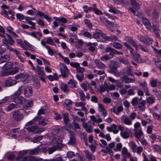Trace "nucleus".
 Returning <instances> with one entry per match:
<instances>
[{"mask_svg": "<svg viewBox=\"0 0 161 161\" xmlns=\"http://www.w3.org/2000/svg\"><path fill=\"white\" fill-rule=\"evenodd\" d=\"M29 153L28 150H24L20 151L18 155L16 161H40V159L35 157L28 156H23Z\"/></svg>", "mask_w": 161, "mask_h": 161, "instance_id": "f257e3e1", "label": "nucleus"}, {"mask_svg": "<svg viewBox=\"0 0 161 161\" xmlns=\"http://www.w3.org/2000/svg\"><path fill=\"white\" fill-rule=\"evenodd\" d=\"M137 38L140 41L145 43L146 46L152 44L153 40L147 36H142L140 35H138Z\"/></svg>", "mask_w": 161, "mask_h": 161, "instance_id": "f03ea898", "label": "nucleus"}, {"mask_svg": "<svg viewBox=\"0 0 161 161\" xmlns=\"http://www.w3.org/2000/svg\"><path fill=\"white\" fill-rule=\"evenodd\" d=\"M60 69L63 77L65 78L68 77L69 70L66 66L64 64H60Z\"/></svg>", "mask_w": 161, "mask_h": 161, "instance_id": "7ed1b4c3", "label": "nucleus"}, {"mask_svg": "<svg viewBox=\"0 0 161 161\" xmlns=\"http://www.w3.org/2000/svg\"><path fill=\"white\" fill-rule=\"evenodd\" d=\"M70 66L76 69L77 72L83 74L85 71V69L84 68L80 66V64L78 63L71 62L70 63Z\"/></svg>", "mask_w": 161, "mask_h": 161, "instance_id": "20e7f679", "label": "nucleus"}, {"mask_svg": "<svg viewBox=\"0 0 161 161\" xmlns=\"http://www.w3.org/2000/svg\"><path fill=\"white\" fill-rule=\"evenodd\" d=\"M43 69V67L39 66L38 65H37L36 66L37 73L39 76V78L42 81L44 82L45 81V74L44 73Z\"/></svg>", "mask_w": 161, "mask_h": 161, "instance_id": "39448f33", "label": "nucleus"}, {"mask_svg": "<svg viewBox=\"0 0 161 161\" xmlns=\"http://www.w3.org/2000/svg\"><path fill=\"white\" fill-rule=\"evenodd\" d=\"M13 116L15 121H19L23 119L24 115L22 113L19 111H15L13 113Z\"/></svg>", "mask_w": 161, "mask_h": 161, "instance_id": "423d86ee", "label": "nucleus"}, {"mask_svg": "<svg viewBox=\"0 0 161 161\" xmlns=\"http://www.w3.org/2000/svg\"><path fill=\"white\" fill-rule=\"evenodd\" d=\"M120 119L122 122L126 125H130L132 124V121L125 115H122Z\"/></svg>", "mask_w": 161, "mask_h": 161, "instance_id": "0eeeda50", "label": "nucleus"}, {"mask_svg": "<svg viewBox=\"0 0 161 161\" xmlns=\"http://www.w3.org/2000/svg\"><path fill=\"white\" fill-rule=\"evenodd\" d=\"M13 100L16 103H19L22 104L26 101V99L23 97L16 96L13 97Z\"/></svg>", "mask_w": 161, "mask_h": 161, "instance_id": "6e6552de", "label": "nucleus"}, {"mask_svg": "<svg viewBox=\"0 0 161 161\" xmlns=\"http://www.w3.org/2000/svg\"><path fill=\"white\" fill-rule=\"evenodd\" d=\"M19 68L17 67H14L11 70L6 71L3 73V76H7L9 75H13L19 71Z\"/></svg>", "mask_w": 161, "mask_h": 161, "instance_id": "1a4fd4ad", "label": "nucleus"}, {"mask_svg": "<svg viewBox=\"0 0 161 161\" xmlns=\"http://www.w3.org/2000/svg\"><path fill=\"white\" fill-rule=\"evenodd\" d=\"M70 139L67 144L69 145H73L75 144L76 142L75 133L72 131L69 132Z\"/></svg>", "mask_w": 161, "mask_h": 161, "instance_id": "9d476101", "label": "nucleus"}, {"mask_svg": "<svg viewBox=\"0 0 161 161\" xmlns=\"http://www.w3.org/2000/svg\"><path fill=\"white\" fill-rule=\"evenodd\" d=\"M147 83L145 81L139 83V85L142 87L145 95L147 96H149L150 94L149 93L148 88L147 86Z\"/></svg>", "mask_w": 161, "mask_h": 161, "instance_id": "9b49d317", "label": "nucleus"}, {"mask_svg": "<svg viewBox=\"0 0 161 161\" xmlns=\"http://www.w3.org/2000/svg\"><path fill=\"white\" fill-rule=\"evenodd\" d=\"M123 70L125 76H134L132 67L131 66L126 67Z\"/></svg>", "mask_w": 161, "mask_h": 161, "instance_id": "f8f14e48", "label": "nucleus"}, {"mask_svg": "<svg viewBox=\"0 0 161 161\" xmlns=\"http://www.w3.org/2000/svg\"><path fill=\"white\" fill-rule=\"evenodd\" d=\"M17 83V82L15 80L9 78L5 81V86L6 87L11 86L15 85Z\"/></svg>", "mask_w": 161, "mask_h": 161, "instance_id": "ddd939ff", "label": "nucleus"}, {"mask_svg": "<svg viewBox=\"0 0 161 161\" xmlns=\"http://www.w3.org/2000/svg\"><path fill=\"white\" fill-rule=\"evenodd\" d=\"M82 125L83 128L88 133H91L92 132L93 128L92 125L88 124L87 123H82Z\"/></svg>", "mask_w": 161, "mask_h": 161, "instance_id": "4468645a", "label": "nucleus"}, {"mask_svg": "<svg viewBox=\"0 0 161 161\" xmlns=\"http://www.w3.org/2000/svg\"><path fill=\"white\" fill-rule=\"evenodd\" d=\"M32 93V89L31 86H28L24 89V95L26 97L31 96Z\"/></svg>", "mask_w": 161, "mask_h": 161, "instance_id": "2eb2a0df", "label": "nucleus"}, {"mask_svg": "<svg viewBox=\"0 0 161 161\" xmlns=\"http://www.w3.org/2000/svg\"><path fill=\"white\" fill-rule=\"evenodd\" d=\"M125 39L126 41L131 44L133 47L136 48V49H137V43L132 38L130 37L125 36Z\"/></svg>", "mask_w": 161, "mask_h": 161, "instance_id": "dca6fc26", "label": "nucleus"}, {"mask_svg": "<svg viewBox=\"0 0 161 161\" xmlns=\"http://www.w3.org/2000/svg\"><path fill=\"white\" fill-rule=\"evenodd\" d=\"M38 128L37 125L28 126L25 128V129L28 131L32 132L33 134L36 133L37 130Z\"/></svg>", "mask_w": 161, "mask_h": 161, "instance_id": "f3484780", "label": "nucleus"}, {"mask_svg": "<svg viewBox=\"0 0 161 161\" xmlns=\"http://www.w3.org/2000/svg\"><path fill=\"white\" fill-rule=\"evenodd\" d=\"M14 42V41L12 37L10 35H8V41H7V39L5 38L2 40V43L4 44H7V43H8L10 45H13Z\"/></svg>", "mask_w": 161, "mask_h": 161, "instance_id": "a211bd4d", "label": "nucleus"}, {"mask_svg": "<svg viewBox=\"0 0 161 161\" xmlns=\"http://www.w3.org/2000/svg\"><path fill=\"white\" fill-rule=\"evenodd\" d=\"M133 58L136 62L138 63L142 62L143 61L140 55L136 52L133 54Z\"/></svg>", "mask_w": 161, "mask_h": 161, "instance_id": "6ab92c4d", "label": "nucleus"}, {"mask_svg": "<svg viewBox=\"0 0 161 161\" xmlns=\"http://www.w3.org/2000/svg\"><path fill=\"white\" fill-rule=\"evenodd\" d=\"M110 65L109 68L108 69V71L110 70L116 69L118 67V64L115 61H110Z\"/></svg>", "mask_w": 161, "mask_h": 161, "instance_id": "aec40b11", "label": "nucleus"}, {"mask_svg": "<svg viewBox=\"0 0 161 161\" xmlns=\"http://www.w3.org/2000/svg\"><path fill=\"white\" fill-rule=\"evenodd\" d=\"M13 67V64L10 62H7L6 64H5L3 67V68L5 70L3 71L2 74L3 75V73L5 72V71H8V69H11Z\"/></svg>", "mask_w": 161, "mask_h": 161, "instance_id": "412c9836", "label": "nucleus"}, {"mask_svg": "<svg viewBox=\"0 0 161 161\" xmlns=\"http://www.w3.org/2000/svg\"><path fill=\"white\" fill-rule=\"evenodd\" d=\"M95 63L98 68L100 69H103L105 68V65L97 59L95 60Z\"/></svg>", "mask_w": 161, "mask_h": 161, "instance_id": "4be33fe9", "label": "nucleus"}, {"mask_svg": "<svg viewBox=\"0 0 161 161\" xmlns=\"http://www.w3.org/2000/svg\"><path fill=\"white\" fill-rule=\"evenodd\" d=\"M33 101L31 100H30L23 106V108L24 109H28L32 107L33 106Z\"/></svg>", "mask_w": 161, "mask_h": 161, "instance_id": "5701e85b", "label": "nucleus"}, {"mask_svg": "<svg viewBox=\"0 0 161 161\" xmlns=\"http://www.w3.org/2000/svg\"><path fill=\"white\" fill-rule=\"evenodd\" d=\"M145 104L146 101L145 100H142L138 104V107L140 111L142 112L145 110L146 108Z\"/></svg>", "mask_w": 161, "mask_h": 161, "instance_id": "b1692460", "label": "nucleus"}, {"mask_svg": "<svg viewBox=\"0 0 161 161\" xmlns=\"http://www.w3.org/2000/svg\"><path fill=\"white\" fill-rule=\"evenodd\" d=\"M10 59V56L9 55H5L0 58V64L7 62Z\"/></svg>", "mask_w": 161, "mask_h": 161, "instance_id": "393cba45", "label": "nucleus"}, {"mask_svg": "<svg viewBox=\"0 0 161 161\" xmlns=\"http://www.w3.org/2000/svg\"><path fill=\"white\" fill-rule=\"evenodd\" d=\"M98 44L97 42H94L92 43L91 42L88 43V45L89 46V50L94 52L95 50L96 46Z\"/></svg>", "mask_w": 161, "mask_h": 161, "instance_id": "a878e982", "label": "nucleus"}, {"mask_svg": "<svg viewBox=\"0 0 161 161\" xmlns=\"http://www.w3.org/2000/svg\"><path fill=\"white\" fill-rule=\"evenodd\" d=\"M86 157L89 159L91 160H95V157L93 154L89 152L88 151H85Z\"/></svg>", "mask_w": 161, "mask_h": 161, "instance_id": "bb28decb", "label": "nucleus"}, {"mask_svg": "<svg viewBox=\"0 0 161 161\" xmlns=\"http://www.w3.org/2000/svg\"><path fill=\"white\" fill-rule=\"evenodd\" d=\"M69 86L71 88L76 87L77 82L74 80L70 79L68 82Z\"/></svg>", "mask_w": 161, "mask_h": 161, "instance_id": "cd10ccee", "label": "nucleus"}, {"mask_svg": "<svg viewBox=\"0 0 161 161\" xmlns=\"http://www.w3.org/2000/svg\"><path fill=\"white\" fill-rule=\"evenodd\" d=\"M135 133V137L137 139H140L141 137L143 135V133L142 132V129H140L139 130L134 131Z\"/></svg>", "mask_w": 161, "mask_h": 161, "instance_id": "c85d7f7f", "label": "nucleus"}, {"mask_svg": "<svg viewBox=\"0 0 161 161\" xmlns=\"http://www.w3.org/2000/svg\"><path fill=\"white\" fill-rule=\"evenodd\" d=\"M123 79L125 82L126 83L134 82L135 80V77L133 79L127 77L126 76H124L123 77Z\"/></svg>", "mask_w": 161, "mask_h": 161, "instance_id": "c756f323", "label": "nucleus"}, {"mask_svg": "<svg viewBox=\"0 0 161 161\" xmlns=\"http://www.w3.org/2000/svg\"><path fill=\"white\" fill-rule=\"evenodd\" d=\"M109 8V11L111 13L116 14H119L120 13V11L117 10L115 7L112 6V5L108 6Z\"/></svg>", "mask_w": 161, "mask_h": 161, "instance_id": "7c9ffc66", "label": "nucleus"}, {"mask_svg": "<svg viewBox=\"0 0 161 161\" xmlns=\"http://www.w3.org/2000/svg\"><path fill=\"white\" fill-rule=\"evenodd\" d=\"M72 102L69 99H66L65 100L64 104L67 107V109L68 110H70L71 107Z\"/></svg>", "mask_w": 161, "mask_h": 161, "instance_id": "2f4dec72", "label": "nucleus"}, {"mask_svg": "<svg viewBox=\"0 0 161 161\" xmlns=\"http://www.w3.org/2000/svg\"><path fill=\"white\" fill-rule=\"evenodd\" d=\"M29 154L31 155H36L40 151V149L39 148L37 147L36 148L30 150H28Z\"/></svg>", "mask_w": 161, "mask_h": 161, "instance_id": "473e14b6", "label": "nucleus"}, {"mask_svg": "<svg viewBox=\"0 0 161 161\" xmlns=\"http://www.w3.org/2000/svg\"><path fill=\"white\" fill-rule=\"evenodd\" d=\"M23 89V86H20L19 87L17 91L16 92L14 93L13 95H12V97H13L19 96V95L23 92L22 91Z\"/></svg>", "mask_w": 161, "mask_h": 161, "instance_id": "72a5a7b5", "label": "nucleus"}, {"mask_svg": "<svg viewBox=\"0 0 161 161\" xmlns=\"http://www.w3.org/2000/svg\"><path fill=\"white\" fill-rule=\"evenodd\" d=\"M142 22L143 24L146 26L147 29H150L151 28V24L149 21L146 18H142Z\"/></svg>", "mask_w": 161, "mask_h": 161, "instance_id": "f704fd0d", "label": "nucleus"}, {"mask_svg": "<svg viewBox=\"0 0 161 161\" xmlns=\"http://www.w3.org/2000/svg\"><path fill=\"white\" fill-rule=\"evenodd\" d=\"M48 123V121L47 118H44L40 120L38 122V124L42 126H44L47 125Z\"/></svg>", "mask_w": 161, "mask_h": 161, "instance_id": "c9c22d12", "label": "nucleus"}, {"mask_svg": "<svg viewBox=\"0 0 161 161\" xmlns=\"http://www.w3.org/2000/svg\"><path fill=\"white\" fill-rule=\"evenodd\" d=\"M129 145L131 149L134 152L136 151V149L137 148V146L135 143L133 141H131L129 143Z\"/></svg>", "mask_w": 161, "mask_h": 161, "instance_id": "e433bc0d", "label": "nucleus"}, {"mask_svg": "<svg viewBox=\"0 0 161 161\" xmlns=\"http://www.w3.org/2000/svg\"><path fill=\"white\" fill-rule=\"evenodd\" d=\"M157 79L152 78L150 80L151 86L153 87L156 86L157 85Z\"/></svg>", "mask_w": 161, "mask_h": 161, "instance_id": "4c0bfd02", "label": "nucleus"}, {"mask_svg": "<svg viewBox=\"0 0 161 161\" xmlns=\"http://www.w3.org/2000/svg\"><path fill=\"white\" fill-rule=\"evenodd\" d=\"M93 142L94 143H92V144H91L89 145V147L91 148V150L92 152H94L96 151V149L97 146V143L96 141H94Z\"/></svg>", "mask_w": 161, "mask_h": 161, "instance_id": "58836bf2", "label": "nucleus"}, {"mask_svg": "<svg viewBox=\"0 0 161 161\" xmlns=\"http://www.w3.org/2000/svg\"><path fill=\"white\" fill-rule=\"evenodd\" d=\"M137 49H136V50H138L139 49H140L141 50L144 52H147L148 51L147 48L146 47L143 46L141 44H139L138 45L137 44Z\"/></svg>", "mask_w": 161, "mask_h": 161, "instance_id": "ea45409f", "label": "nucleus"}, {"mask_svg": "<svg viewBox=\"0 0 161 161\" xmlns=\"http://www.w3.org/2000/svg\"><path fill=\"white\" fill-rule=\"evenodd\" d=\"M28 75L26 73H22L18 74L15 76V78L17 80L19 78L23 79L26 77L27 75Z\"/></svg>", "mask_w": 161, "mask_h": 161, "instance_id": "a19ab883", "label": "nucleus"}, {"mask_svg": "<svg viewBox=\"0 0 161 161\" xmlns=\"http://www.w3.org/2000/svg\"><path fill=\"white\" fill-rule=\"evenodd\" d=\"M133 8L136 10H138L140 8V5L135 1H132L131 2Z\"/></svg>", "mask_w": 161, "mask_h": 161, "instance_id": "79ce46f5", "label": "nucleus"}, {"mask_svg": "<svg viewBox=\"0 0 161 161\" xmlns=\"http://www.w3.org/2000/svg\"><path fill=\"white\" fill-rule=\"evenodd\" d=\"M61 90L64 92L67 91L68 87L67 85L64 83H62L60 86Z\"/></svg>", "mask_w": 161, "mask_h": 161, "instance_id": "37998d69", "label": "nucleus"}, {"mask_svg": "<svg viewBox=\"0 0 161 161\" xmlns=\"http://www.w3.org/2000/svg\"><path fill=\"white\" fill-rule=\"evenodd\" d=\"M124 44L126 47V48L129 50L131 54H134V49L130 45L128 44L126 42H125L124 43Z\"/></svg>", "mask_w": 161, "mask_h": 161, "instance_id": "c03bdc74", "label": "nucleus"}, {"mask_svg": "<svg viewBox=\"0 0 161 161\" xmlns=\"http://www.w3.org/2000/svg\"><path fill=\"white\" fill-rule=\"evenodd\" d=\"M79 93L80 100L83 102L85 101L86 99L85 96L83 91L81 90H80Z\"/></svg>", "mask_w": 161, "mask_h": 161, "instance_id": "a18cd8bd", "label": "nucleus"}, {"mask_svg": "<svg viewBox=\"0 0 161 161\" xmlns=\"http://www.w3.org/2000/svg\"><path fill=\"white\" fill-rule=\"evenodd\" d=\"M120 135L123 138L125 139L129 138L130 136L129 133L127 131L121 132Z\"/></svg>", "mask_w": 161, "mask_h": 161, "instance_id": "49530a36", "label": "nucleus"}, {"mask_svg": "<svg viewBox=\"0 0 161 161\" xmlns=\"http://www.w3.org/2000/svg\"><path fill=\"white\" fill-rule=\"evenodd\" d=\"M131 103L133 106H136L138 104V98L136 97L133 98L131 100Z\"/></svg>", "mask_w": 161, "mask_h": 161, "instance_id": "de8ad7c7", "label": "nucleus"}, {"mask_svg": "<svg viewBox=\"0 0 161 161\" xmlns=\"http://www.w3.org/2000/svg\"><path fill=\"white\" fill-rule=\"evenodd\" d=\"M13 100L12 96H10L6 97L2 100L3 103V104L9 101L10 100Z\"/></svg>", "mask_w": 161, "mask_h": 161, "instance_id": "09e8293b", "label": "nucleus"}, {"mask_svg": "<svg viewBox=\"0 0 161 161\" xmlns=\"http://www.w3.org/2000/svg\"><path fill=\"white\" fill-rule=\"evenodd\" d=\"M100 34H101V31L96 30L95 32L93 34V37L96 39L98 38L100 36Z\"/></svg>", "mask_w": 161, "mask_h": 161, "instance_id": "8fccbe9b", "label": "nucleus"}, {"mask_svg": "<svg viewBox=\"0 0 161 161\" xmlns=\"http://www.w3.org/2000/svg\"><path fill=\"white\" fill-rule=\"evenodd\" d=\"M134 128L133 130L134 131L139 130L140 129H142L140 127V124L139 122H137L134 124Z\"/></svg>", "mask_w": 161, "mask_h": 161, "instance_id": "3c124183", "label": "nucleus"}, {"mask_svg": "<svg viewBox=\"0 0 161 161\" xmlns=\"http://www.w3.org/2000/svg\"><path fill=\"white\" fill-rule=\"evenodd\" d=\"M113 47L117 49H121L122 48V45L119 43L114 42L113 43Z\"/></svg>", "mask_w": 161, "mask_h": 161, "instance_id": "603ef678", "label": "nucleus"}, {"mask_svg": "<svg viewBox=\"0 0 161 161\" xmlns=\"http://www.w3.org/2000/svg\"><path fill=\"white\" fill-rule=\"evenodd\" d=\"M42 139V136H38L34 137L32 141L34 142H37L41 140Z\"/></svg>", "mask_w": 161, "mask_h": 161, "instance_id": "864d4df0", "label": "nucleus"}, {"mask_svg": "<svg viewBox=\"0 0 161 161\" xmlns=\"http://www.w3.org/2000/svg\"><path fill=\"white\" fill-rule=\"evenodd\" d=\"M118 39V37L114 36H110L107 37V40L108 41H115Z\"/></svg>", "mask_w": 161, "mask_h": 161, "instance_id": "5fc2aeb1", "label": "nucleus"}, {"mask_svg": "<svg viewBox=\"0 0 161 161\" xmlns=\"http://www.w3.org/2000/svg\"><path fill=\"white\" fill-rule=\"evenodd\" d=\"M112 132L114 134H117L118 132V130L117 129V126L114 124L111 125Z\"/></svg>", "mask_w": 161, "mask_h": 161, "instance_id": "6e6d98bb", "label": "nucleus"}, {"mask_svg": "<svg viewBox=\"0 0 161 161\" xmlns=\"http://www.w3.org/2000/svg\"><path fill=\"white\" fill-rule=\"evenodd\" d=\"M122 145L121 143H119L116 145V147L114 149L115 151L117 152L118 151H120L121 150Z\"/></svg>", "mask_w": 161, "mask_h": 161, "instance_id": "4d7b16f0", "label": "nucleus"}, {"mask_svg": "<svg viewBox=\"0 0 161 161\" xmlns=\"http://www.w3.org/2000/svg\"><path fill=\"white\" fill-rule=\"evenodd\" d=\"M147 102L150 104H152L155 102L154 99L152 97H148L146 99Z\"/></svg>", "mask_w": 161, "mask_h": 161, "instance_id": "13d9d810", "label": "nucleus"}, {"mask_svg": "<svg viewBox=\"0 0 161 161\" xmlns=\"http://www.w3.org/2000/svg\"><path fill=\"white\" fill-rule=\"evenodd\" d=\"M108 72L110 73L113 74L116 77H118L119 76V72L117 71L116 69L109 70Z\"/></svg>", "mask_w": 161, "mask_h": 161, "instance_id": "bf43d9fd", "label": "nucleus"}, {"mask_svg": "<svg viewBox=\"0 0 161 161\" xmlns=\"http://www.w3.org/2000/svg\"><path fill=\"white\" fill-rule=\"evenodd\" d=\"M100 58L101 60L103 61H108L111 59L108 56V55H105L104 56L101 57Z\"/></svg>", "mask_w": 161, "mask_h": 161, "instance_id": "052dcab7", "label": "nucleus"}, {"mask_svg": "<svg viewBox=\"0 0 161 161\" xmlns=\"http://www.w3.org/2000/svg\"><path fill=\"white\" fill-rule=\"evenodd\" d=\"M81 136H82V137H83V139L85 142V144L86 146H87L88 144L87 142V137L86 134L85 133H82V134L81 135Z\"/></svg>", "mask_w": 161, "mask_h": 161, "instance_id": "680f3d73", "label": "nucleus"}, {"mask_svg": "<svg viewBox=\"0 0 161 161\" xmlns=\"http://www.w3.org/2000/svg\"><path fill=\"white\" fill-rule=\"evenodd\" d=\"M152 16L153 18L156 20L158 19L159 18L158 14L156 10H154L152 13Z\"/></svg>", "mask_w": 161, "mask_h": 161, "instance_id": "e2e57ef3", "label": "nucleus"}, {"mask_svg": "<svg viewBox=\"0 0 161 161\" xmlns=\"http://www.w3.org/2000/svg\"><path fill=\"white\" fill-rule=\"evenodd\" d=\"M104 14H105V15L108 17V18H110L112 20H115L116 19H118V18L117 17L115 16H113L112 15L107 13L104 12Z\"/></svg>", "mask_w": 161, "mask_h": 161, "instance_id": "0e129e2a", "label": "nucleus"}, {"mask_svg": "<svg viewBox=\"0 0 161 161\" xmlns=\"http://www.w3.org/2000/svg\"><path fill=\"white\" fill-rule=\"evenodd\" d=\"M68 114L66 113L63 114V119L64 122L67 124L69 121Z\"/></svg>", "mask_w": 161, "mask_h": 161, "instance_id": "69168bd1", "label": "nucleus"}, {"mask_svg": "<svg viewBox=\"0 0 161 161\" xmlns=\"http://www.w3.org/2000/svg\"><path fill=\"white\" fill-rule=\"evenodd\" d=\"M148 29L149 30L151 31H153L154 32L158 31V27L154 25H153V26H151V28L150 29Z\"/></svg>", "mask_w": 161, "mask_h": 161, "instance_id": "338daca9", "label": "nucleus"}, {"mask_svg": "<svg viewBox=\"0 0 161 161\" xmlns=\"http://www.w3.org/2000/svg\"><path fill=\"white\" fill-rule=\"evenodd\" d=\"M46 43L52 45L56 46L55 44L53 42V40L50 37L48 38L46 41Z\"/></svg>", "mask_w": 161, "mask_h": 161, "instance_id": "774afa93", "label": "nucleus"}]
</instances>
